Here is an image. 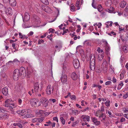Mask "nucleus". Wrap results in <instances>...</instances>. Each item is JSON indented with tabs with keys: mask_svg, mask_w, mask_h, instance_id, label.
I'll return each instance as SVG.
<instances>
[{
	"mask_svg": "<svg viewBox=\"0 0 128 128\" xmlns=\"http://www.w3.org/2000/svg\"><path fill=\"white\" fill-rule=\"evenodd\" d=\"M125 119L124 118H122L120 120V122H124L125 121Z\"/></svg>",
	"mask_w": 128,
	"mask_h": 128,
	"instance_id": "obj_62",
	"label": "nucleus"
},
{
	"mask_svg": "<svg viewBox=\"0 0 128 128\" xmlns=\"http://www.w3.org/2000/svg\"><path fill=\"white\" fill-rule=\"evenodd\" d=\"M110 100L107 101L105 103L106 105L107 106H110Z\"/></svg>",
	"mask_w": 128,
	"mask_h": 128,
	"instance_id": "obj_47",
	"label": "nucleus"
},
{
	"mask_svg": "<svg viewBox=\"0 0 128 128\" xmlns=\"http://www.w3.org/2000/svg\"><path fill=\"white\" fill-rule=\"evenodd\" d=\"M124 116L126 118L127 120H128V114H126L124 115Z\"/></svg>",
	"mask_w": 128,
	"mask_h": 128,
	"instance_id": "obj_64",
	"label": "nucleus"
},
{
	"mask_svg": "<svg viewBox=\"0 0 128 128\" xmlns=\"http://www.w3.org/2000/svg\"><path fill=\"white\" fill-rule=\"evenodd\" d=\"M5 112V110L4 108L0 106V113H4Z\"/></svg>",
	"mask_w": 128,
	"mask_h": 128,
	"instance_id": "obj_46",
	"label": "nucleus"
},
{
	"mask_svg": "<svg viewBox=\"0 0 128 128\" xmlns=\"http://www.w3.org/2000/svg\"><path fill=\"white\" fill-rule=\"evenodd\" d=\"M106 113L108 114L109 115V116L110 118H112L114 117V116L112 114V112L108 110H106Z\"/></svg>",
	"mask_w": 128,
	"mask_h": 128,
	"instance_id": "obj_34",
	"label": "nucleus"
},
{
	"mask_svg": "<svg viewBox=\"0 0 128 128\" xmlns=\"http://www.w3.org/2000/svg\"><path fill=\"white\" fill-rule=\"evenodd\" d=\"M22 116H23L24 115H25V114H24L27 113L28 112L27 110L26 109H23L22 110Z\"/></svg>",
	"mask_w": 128,
	"mask_h": 128,
	"instance_id": "obj_43",
	"label": "nucleus"
},
{
	"mask_svg": "<svg viewBox=\"0 0 128 128\" xmlns=\"http://www.w3.org/2000/svg\"><path fill=\"white\" fill-rule=\"evenodd\" d=\"M126 72L125 70H123L122 72L120 73V80H122L124 78V75L125 73Z\"/></svg>",
	"mask_w": 128,
	"mask_h": 128,
	"instance_id": "obj_29",
	"label": "nucleus"
},
{
	"mask_svg": "<svg viewBox=\"0 0 128 128\" xmlns=\"http://www.w3.org/2000/svg\"><path fill=\"white\" fill-rule=\"evenodd\" d=\"M78 121H76L75 122H74L72 125V126L74 127L77 126V125L78 124Z\"/></svg>",
	"mask_w": 128,
	"mask_h": 128,
	"instance_id": "obj_48",
	"label": "nucleus"
},
{
	"mask_svg": "<svg viewBox=\"0 0 128 128\" xmlns=\"http://www.w3.org/2000/svg\"><path fill=\"white\" fill-rule=\"evenodd\" d=\"M112 84V82L111 81H109L106 82H105V85H110Z\"/></svg>",
	"mask_w": 128,
	"mask_h": 128,
	"instance_id": "obj_57",
	"label": "nucleus"
},
{
	"mask_svg": "<svg viewBox=\"0 0 128 128\" xmlns=\"http://www.w3.org/2000/svg\"><path fill=\"white\" fill-rule=\"evenodd\" d=\"M19 72L18 69H16L14 70L13 74V78L14 80H18V77L20 76V74Z\"/></svg>",
	"mask_w": 128,
	"mask_h": 128,
	"instance_id": "obj_4",
	"label": "nucleus"
},
{
	"mask_svg": "<svg viewBox=\"0 0 128 128\" xmlns=\"http://www.w3.org/2000/svg\"><path fill=\"white\" fill-rule=\"evenodd\" d=\"M6 10V7L4 6L2 4H0V12H2L3 11H5Z\"/></svg>",
	"mask_w": 128,
	"mask_h": 128,
	"instance_id": "obj_22",
	"label": "nucleus"
},
{
	"mask_svg": "<svg viewBox=\"0 0 128 128\" xmlns=\"http://www.w3.org/2000/svg\"><path fill=\"white\" fill-rule=\"evenodd\" d=\"M34 92L36 94L41 91L42 90L41 87L40 88L39 84L38 83H36L34 84Z\"/></svg>",
	"mask_w": 128,
	"mask_h": 128,
	"instance_id": "obj_5",
	"label": "nucleus"
},
{
	"mask_svg": "<svg viewBox=\"0 0 128 128\" xmlns=\"http://www.w3.org/2000/svg\"><path fill=\"white\" fill-rule=\"evenodd\" d=\"M73 64L75 68H78L80 66V63L78 59H76L74 60Z\"/></svg>",
	"mask_w": 128,
	"mask_h": 128,
	"instance_id": "obj_10",
	"label": "nucleus"
},
{
	"mask_svg": "<svg viewBox=\"0 0 128 128\" xmlns=\"http://www.w3.org/2000/svg\"><path fill=\"white\" fill-rule=\"evenodd\" d=\"M126 2L124 0L122 1L121 2L120 6L121 7L124 8L126 5Z\"/></svg>",
	"mask_w": 128,
	"mask_h": 128,
	"instance_id": "obj_27",
	"label": "nucleus"
},
{
	"mask_svg": "<svg viewBox=\"0 0 128 128\" xmlns=\"http://www.w3.org/2000/svg\"><path fill=\"white\" fill-rule=\"evenodd\" d=\"M40 102L42 103L44 107H46L48 106V101L45 98H42L40 99Z\"/></svg>",
	"mask_w": 128,
	"mask_h": 128,
	"instance_id": "obj_7",
	"label": "nucleus"
},
{
	"mask_svg": "<svg viewBox=\"0 0 128 128\" xmlns=\"http://www.w3.org/2000/svg\"><path fill=\"white\" fill-rule=\"evenodd\" d=\"M98 10L100 12L102 10V8L101 5H100L98 6Z\"/></svg>",
	"mask_w": 128,
	"mask_h": 128,
	"instance_id": "obj_50",
	"label": "nucleus"
},
{
	"mask_svg": "<svg viewBox=\"0 0 128 128\" xmlns=\"http://www.w3.org/2000/svg\"><path fill=\"white\" fill-rule=\"evenodd\" d=\"M122 50L125 53H127L128 52V46L127 45L123 46Z\"/></svg>",
	"mask_w": 128,
	"mask_h": 128,
	"instance_id": "obj_26",
	"label": "nucleus"
},
{
	"mask_svg": "<svg viewBox=\"0 0 128 128\" xmlns=\"http://www.w3.org/2000/svg\"><path fill=\"white\" fill-rule=\"evenodd\" d=\"M80 0H77L76 4V6L77 8V10H79L80 8Z\"/></svg>",
	"mask_w": 128,
	"mask_h": 128,
	"instance_id": "obj_28",
	"label": "nucleus"
},
{
	"mask_svg": "<svg viewBox=\"0 0 128 128\" xmlns=\"http://www.w3.org/2000/svg\"><path fill=\"white\" fill-rule=\"evenodd\" d=\"M82 118L83 120L85 122H89L90 121V117L89 116L86 115H82Z\"/></svg>",
	"mask_w": 128,
	"mask_h": 128,
	"instance_id": "obj_17",
	"label": "nucleus"
},
{
	"mask_svg": "<svg viewBox=\"0 0 128 128\" xmlns=\"http://www.w3.org/2000/svg\"><path fill=\"white\" fill-rule=\"evenodd\" d=\"M126 38H124L123 39H122V40L123 41H127L128 40V36H126Z\"/></svg>",
	"mask_w": 128,
	"mask_h": 128,
	"instance_id": "obj_63",
	"label": "nucleus"
},
{
	"mask_svg": "<svg viewBox=\"0 0 128 128\" xmlns=\"http://www.w3.org/2000/svg\"><path fill=\"white\" fill-rule=\"evenodd\" d=\"M48 30L49 31V33L51 32L52 33H54V30H53L52 29V28H50L49 30Z\"/></svg>",
	"mask_w": 128,
	"mask_h": 128,
	"instance_id": "obj_59",
	"label": "nucleus"
},
{
	"mask_svg": "<svg viewBox=\"0 0 128 128\" xmlns=\"http://www.w3.org/2000/svg\"><path fill=\"white\" fill-rule=\"evenodd\" d=\"M44 40H39L38 41V44H40L42 43H44Z\"/></svg>",
	"mask_w": 128,
	"mask_h": 128,
	"instance_id": "obj_58",
	"label": "nucleus"
},
{
	"mask_svg": "<svg viewBox=\"0 0 128 128\" xmlns=\"http://www.w3.org/2000/svg\"><path fill=\"white\" fill-rule=\"evenodd\" d=\"M84 44L85 46H90L91 45L92 43L89 40H86L84 42Z\"/></svg>",
	"mask_w": 128,
	"mask_h": 128,
	"instance_id": "obj_21",
	"label": "nucleus"
},
{
	"mask_svg": "<svg viewBox=\"0 0 128 128\" xmlns=\"http://www.w3.org/2000/svg\"><path fill=\"white\" fill-rule=\"evenodd\" d=\"M104 57V54H99L98 56V59L100 60H102Z\"/></svg>",
	"mask_w": 128,
	"mask_h": 128,
	"instance_id": "obj_36",
	"label": "nucleus"
},
{
	"mask_svg": "<svg viewBox=\"0 0 128 128\" xmlns=\"http://www.w3.org/2000/svg\"><path fill=\"white\" fill-rule=\"evenodd\" d=\"M49 100L50 101H51V102H52L53 103L55 102L56 101V100L54 98L50 99Z\"/></svg>",
	"mask_w": 128,
	"mask_h": 128,
	"instance_id": "obj_56",
	"label": "nucleus"
},
{
	"mask_svg": "<svg viewBox=\"0 0 128 128\" xmlns=\"http://www.w3.org/2000/svg\"><path fill=\"white\" fill-rule=\"evenodd\" d=\"M128 96V92L127 93L124 94L123 96V97L124 99L126 98Z\"/></svg>",
	"mask_w": 128,
	"mask_h": 128,
	"instance_id": "obj_55",
	"label": "nucleus"
},
{
	"mask_svg": "<svg viewBox=\"0 0 128 128\" xmlns=\"http://www.w3.org/2000/svg\"><path fill=\"white\" fill-rule=\"evenodd\" d=\"M19 70V73L20 74L23 78H24L26 75V71L24 67H21Z\"/></svg>",
	"mask_w": 128,
	"mask_h": 128,
	"instance_id": "obj_6",
	"label": "nucleus"
},
{
	"mask_svg": "<svg viewBox=\"0 0 128 128\" xmlns=\"http://www.w3.org/2000/svg\"><path fill=\"white\" fill-rule=\"evenodd\" d=\"M108 67L102 66L101 68L98 69V72L99 73L102 72L104 73H106L108 71Z\"/></svg>",
	"mask_w": 128,
	"mask_h": 128,
	"instance_id": "obj_9",
	"label": "nucleus"
},
{
	"mask_svg": "<svg viewBox=\"0 0 128 128\" xmlns=\"http://www.w3.org/2000/svg\"><path fill=\"white\" fill-rule=\"evenodd\" d=\"M54 88L51 85H48L46 89V93L48 95H50L52 92Z\"/></svg>",
	"mask_w": 128,
	"mask_h": 128,
	"instance_id": "obj_8",
	"label": "nucleus"
},
{
	"mask_svg": "<svg viewBox=\"0 0 128 128\" xmlns=\"http://www.w3.org/2000/svg\"><path fill=\"white\" fill-rule=\"evenodd\" d=\"M30 16L27 12H26L25 13V15L24 16V18H23V20L24 22L26 21L27 22L30 19Z\"/></svg>",
	"mask_w": 128,
	"mask_h": 128,
	"instance_id": "obj_14",
	"label": "nucleus"
},
{
	"mask_svg": "<svg viewBox=\"0 0 128 128\" xmlns=\"http://www.w3.org/2000/svg\"><path fill=\"white\" fill-rule=\"evenodd\" d=\"M80 112L77 110L74 109L72 110V113L76 116H77L78 114H79Z\"/></svg>",
	"mask_w": 128,
	"mask_h": 128,
	"instance_id": "obj_25",
	"label": "nucleus"
},
{
	"mask_svg": "<svg viewBox=\"0 0 128 128\" xmlns=\"http://www.w3.org/2000/svg\"><path fill=\"white\" fill-rule=\"evenodd\" d=\"M97 51L99 53H101L102 54H104V52L103 50L100 49V48L99 47L98 48Z\"/></svg>",
	"mask_w": 128,
	"mask_h": 128,
	"instance_id": "obj_37",
	"label": "nucleus"
},
{
	"mask_svg": "<svg viewBox=\"0 0 128 128\" xmlns=\"http://www.w3.org/2000/svg\"><path fill=\"white\" fill-rule=\"evenodd\" d=\"M71 78L73 80H76L77 79L78 76L75 72H73L72 73L71 75Z\"/></svg>",
	"mask_w": 128,
	"mask_h": 128,
	"instance_id": "obj_20",
	"label": "nucleus"
},
{
	"mask_svg": "<svg viewBox=\"0 0 128 128\" xmlns=\"http://www.w3.org/2000/svg\"><path fill=\"white\" fill-rule=\"evenodd\" d=\"M44 112H45L43 110H38L37 111L36 114H44Z\"/></svg>",
	"mask_w": 128,
	"mask_h": 128,
	"instance_id": "obj_40",
	"label": "nucleus"
},
{
	"mask_svg": "<svg viewBox=\"0 0 128 128\" xmlns=\"http://www.w3.org/2000/svg\"><path fill=\"white\" fill-rule=\"evenodd\" d=\"M56 10H57V13H58V14H57V16H56V17L54 19V20L53 21H52L51 22H52L54 21H55V20H56V17L58 16V15H59V10L58 9V8H56Z\"/></svg>",
	"mask_w": 128,
	"mask_h": 128,
	"instance_id": "obj_52",
	"label": "nucleus"
},
{
	"mask_svg": "<svg viewBox=\"0 0 128 128\" xmlns=\"http://www.w3.org/2000/svg\"><path fill=\"white\" fill-rule=\"evenodd\" d=\"M53 119L54 120L56 121L57 122H58V120L57 117H54Z\"/></svg>",
	"mask_w": 128,
	"mask_h": 128,
	"instance_id": "obj_60",
	"label": "nucleus"
},
{
	"mask_svg": "<svg viewBox=\"0 0 128 128\" xmlns=\"http://www.w3.org/2000/svg\"><path fill=\"white\" fill-rule=\"evenodd\" d=\"M111 4V1L110 0H109L106 1L105 3V5L106 6H110Z\"/></svg>",
	"mask_w": 128,
	"mask_h": 128,
	"instance_id": "obj_33",
	"label": "nucleus"
},
{
	"mask_svg": "<svg viewBox=\"0 0 128 128\" xmlns=\"http://www.w3.org/2000/svg\"><path fill=\"white\" fill-rule=\"evenodd\" d=\"M41 1L43 3L47 5L48 4V0H41Z\"/></svg>",
	"mask_w": 128,
	"mask_h": 128,
	"instance_id": "obj_44",
	"label": "nucleus"
},
{
	"mask_svg": "<svg viewBox=\"0 0 128 128\" xmlns=\"http://www.w3.org/2000/svg\"><path fill=\"white\" fill-rule=\"evenodd\" d=\"M12 102L11 99H9L6 100L5 102L4 106L5 107H8V105Z\"/></svg>",
	"mask_w": 128,
	"mask_h": 128,
	"instance_id": "obj_16",
	"label": "nucleus"
},
{
	"mask_svg": "<svg viewBox=\"0 0 128 128\" xmlns=\"http://www.w3.org/2000/svg\"><path fill=\"white\" fill-rule=\"evenodd\" d=\"M106 118V116L105 113H103L102 114L99 116V118L100 120L102 122L105 120Z\"/></svg>",
	"mask_w": 128,
	"mask_h": 128,
	"instance_id": "obj_13",
	"label": "nucleus"
},
{
	"mask_svg": "<svg viewBox=\"0 0 128 128\" xmlns=\"http://www.w3.org/2000/svg\"><path fill=\"white\" fill-rule=\"evenodd\" d=\"M61 75V76L60 80H61V83H62V84H64V74L63 72H62Z\"/></svg>",
	"mask_w": 128,
	"mask_h": 128,
	"instance_id": "obj_30",
	"label": "nucleus"
},
{
	"mask_svg": "<svg viewBox=\"0 0 128 128\" xmlns=\"http://www.w3.org/2000/svg\"><path fill=\"white\" fill-rule=\"evenodd\" d=\"M65 60L67 61L68 60L70 57L69 54L68 53H66L65 54Z\"/></svg>",
	"mask_w": 128,
	"mask_h": 128,
	"instance_id": "obj_38",
	"label": "nucleus"
},
{
	"mask_svg": "<svg viewBox=\"0 0 128 128\" xmlns=\"http://www.w3.org/2000/svg\"><path fill=\"white\" fill-rule=\"evenodd\" d=\"M128 12V4H127L126 7L124 11V13L125 12V13L124 14V15L126 16L127 15V12Z\"/></svg>",
	"mask_w": 128,
	"mask_h": 128,
	"instance_id": "obj_32",
	"label": "nucleus"
},
{
	"mask_svg": "<svg viewBox=\"0 0 128 128\" xmlns=\"http://www.w3.org/2000/svg\"><path fill=\"white\" fill-rule=\"evenodd\" d=\"M102 122L104 123V125L106 126H108L109 124V122L107 120H105Z\"/></svg>",
	"mask_w": 128,
	"mask_h": 128,
	"instance_id": "obj_41",
	"label": "nucleus"
},
{
	"mask_svg": "<svg viewBox=\"0 0 128 128\" xmlns=\"http://www.w3.org/2000/svg\"><path fill=\"white\" fill-rule=\"evenodd\" d=\"M113 24V22L112 21H108L105 23V25H106V28H108L109 26H111Z\"/></svg>",
	"mask_w": 128,
	"mask_h": 128,
	"instance_id": "obj_23",
	"label": "nucleus"
},
{
	"mask_svg": "<svg viewBox=\"0 0 128 128\" xmlns=\"http://www.w3.org/2000/svg\"><path fill=\"white\" fill-rule=\"evenodd\" d=\"M114 10V8L112 7H110L109 9H108V12L110 13H112Z\"/></svg>",
	"mask_w": 128,
	"mask_h": 128,
	"instance_id": "obj_39",
	"label": "nucleus"
},
{
	"mask_svg": "<svg viewBox=\"0 0 128 128\" xmlns=\"http://www.w3.org/2000/svg\"><path fill=\"white\" fill-rule=\"evenodd\" d=\"M16 112L19 114H22V110H18L16 111Z\"/></svg>",
	"mask_w": 128,
	"mask_h": 128,
	"instance_id": "obj_61",
	"label": "nucleus"
},
{
	"mask_svg": "<svg viewBox=\"0 0 128 128\" xmlns=\"http://www.w3.org/2000/svg\"><path fill=\"white\" fill-rule=\"evenodd\" d=\"M102 66L108 67V64L106 60H104Z\"/></svg>",
	"mask_w": 128,
	"mask_h": 128,
	"instance_id": "obj_31",
	"label": "nucleus"
},
{
	"mask_svg": "<svg viewBox=\"0 0 128 128\" xmlns=\"http://www.w3.org/2000/svg\"><path fill=\"white\" fill-rule=\"evenodd\" d=\"M30 104L32 106H39L41 104V103L38 99H33L30 100Z\"/></svg>",
	"mask_w": 128,
	"mask_h": 128,
	"instance_id": "obj_1",
	"label": "nucleus"
},
{
	"mask_svg": "<svg viewBox=\"0 0 128 128\" xmlns=\"http://www.w3.org/2000/svg\"><path fill=\"white\" fill-rule=\"evenodd\" d=\"M105 49L106 51L108 52L110 50V47L108 46H106L105 47Z\"/></svg>",
	"mask_w": 128,
	"mask_h": 128,
	"instance_id": "obj_53",
	"label": "nucleus"
},
{
	"mask_svg": "<svg viewBox=\"0 0 128 128\" xmlns=\"http://www.w3.org/2000/svg\"><path fill=\"white\" fill-rule=\"evenodd\" d=\"M38 119L37 118H35L32 119V121L33 122H38Z\"/></svg>",
	"mask_w": 128,
	"mask_h": 128,
	"instance_id": "obj_54",
	"label": "nucleus"
},
{
	"mask_svg": "<svg viewBox=\"0 0 128 128\" xmlns=\"http://www.w3.org/2000/svg\"><path fill=\"white\" fill-rule=\"evenodd\" d=\"M100 113V110H98L96 111L95 113V115L96 116H98Z\"/></svg>",
	"mask_w": 128,
	"mask_h": 128,
	"instance_id": "obj_42",
	"label": "nucleus"
},
{
	"mask_svg": "<svg viewBox=\"0 0 128 128\" xmlns=\"http://www.w3.org/2000/svg\"><path fill=\"white\" fill-rule=\"evenodd\" d=\"M13 125L16 126H17L20 128H22V124L20 123H15Z\"/></svg>",
	"mask_w": 128,
	"mask_h": 128,
	"instance_id": "obj_35",
	"label": "nucleus"
},
{
	"mask_svg": "<svg viewBox=\"0 0 128 128\" xmlns=\"http://www.w3.org/2000/svg\"><path fill=\"white\" fill-rule=\"evenodd\" d=\"M17 106V104L15 103H12V102L8 105V107H6L9 108V110L12 113L14 112V110L13 108H16Z\"/></svg>",
	"mask_w": 128,
	"mask_h": 128,
	"instance_id": "obj_3",
	"label": "nucleus"
},
{
	"mask_svg": "<svg viewBox=\"0 0 128 128\" xmlns=\"http://www.w3.org/2000/svg\"><path fill=\"white\" fill-rule=\"evenodd\" d=\"M95 56H91L90 61V68L91 70H94L95 68Z\"/></svg>",
	"mask_w": 128,
	"mask_h": 128,
	"instance_id": "obj_2",
	"label": "nucleus"
},
{
	"mask_svg": "<svg viewBox=\"0 0 128 128\" xmlns=\"http://www.w3.org/2000/svg\"><path fill=\"white\" fill-rule=\"evenodd\" d=\"M70 9L73 12L75 11V7L74 6L73 4H72L71 5Z\"/></svg>",
	"mask_w": 128,
	"mask_h": 128,
	"instance_id": "obj_45",
	"label": "nucleus"
},
{
	"mask_svg": "<svg viewBox=\"0 0 128 128\" xmlns=\"http://www.w3.org/2000/svg\"><path fill=\"white\" fill-rule=\"evenodd\" d=\"M38 122H42L44 120V118H38Z\"/></svg>",
	"mask_w": 128,
	"mask_h": 128,
	"instance_id": "obj_49",
	"label": "nucleus"
},
{
	"mask_svg": "<svg viewBox=\"0 0 128 128\" xmlns=\"http://www.w3.org/2000/svg\"><path fill=\"white\" fill-rule=\"evenodd\" d=\"M42 8L43 10L48 13H49L51 12V8L47 6H42Z\"/></svg>",
	"mask_w": 128,
	"mask_h": 128,
	"instance_id": "obj_11",
	"label": "nucleus"
},
{
	"mask_svg": "<svg viewBox=\"0 0 128 128\" xmlns=\"http://www.w3.org/2000/svg\"><path fill=\"white\" fill-rule=\"evenodd\" d=\"M2 92L4 95L7 96L8 94V88L6 87L2 89Z\"/></svg>",
	"mask_w": 128,
	"mask_h": 128,
	"instance_id": "obj_15",
	"label": "nucleus"
},
{
	"mask_svg": "<svg viewBox=\"0 0 128 128\" xmlns=\"http://www.w3.org/2000/svg\"><path fill=\"white\" fill-rule=\"evenodd\" d=\"M12 10L11 8L9 7L6 10L5 12L7 14L10 15L12 14Z\"/></svg>",
	"mask_w": 128,
	"mask_h": 128,
	"instance_id": "obj_18",
	"label": "nucleus"
},
{
	"mask_svg": "<svg viewBox=\"0 0 128 128\" xmlns=\"http://www.w3.org/2000/svg\"><path fill=\"white\" fill-rule=\"evenodd\" d=\"M60 120L62 124H64V114L63 113H62L60 114Z\"/></svg>",
	"mask_w": 128,
	"mask_h": 128,
	"instance_id": "obj_24",
	"label": "nucleus"
},
{
	"mask_svg": "<svg viewBox=\"0 0 128 128\" xmlns=\"http://www.w3.org/2000/svg\"><path fill=\"white\" fill-rule=\"evenodd\" d=\"M92 120L94 124L96 126H98L100 124V121H98L97 118L95 117L92 118Z\"/></svg>",
	"mask_w": 128,
	"mask_h": 128,
	"instance_id": "obj_12",
	"label": "nucleus"
},
{
	"mask_svg": "<svg viewBox=\"0 0 128 128\" xmlns=\"http://www.w3.org/2000/svg\"><path fill=\"white\" fill-rule=\"evenodd\" d=\"M9 3L11 5L13 6H16V0H9Z\"/></svg>",
	"mask_w": 128,
	"mask_h": 128,
	"instance_id": "obj_19",
	"label": "nucleus"
},
{
	"mask_svg": "<svg viewBox=\"0 0 128 128\" xmlns=\"http://www.w3.org/2000/svg\"><path fill=\"white\" fill-rule=\"evenodd\" d=\"M62 46L61 45H59L58 46H55V48L56 49V50H58V51L60 50L59 49L61 48Z\"/></svg>",
	"mask_w": 128,
	"mask_h": 128,
	"instance_id": "obj_51",
	"label": "nucleus"
}]
</instances>
